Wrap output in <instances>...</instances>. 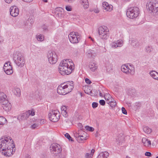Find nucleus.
<instances>
[{"label":"nucleus","instance_id":"f257e3e1","mask_svg":"<svg viewBox=\"0 0 158 158\" xmlns=\"http://www.w3.org/2000/svg\"><path fill=\"white\" fill-rule=\"evenodd\" d=\"M74 69V64L70 59L63 60L59 66V73L63 75L69 74Z\"/></svg>","mask_w":158,"mask_h":158},{"label":"nucleus","instance_id":"f03ea898","mask_svg":"<svg viewBox=\"0 0 158 158\" xmlns=\"http://www.w3.org/2000/svg\"><path fill=\"white\" fill-rule=\"evenodd\" d=\"M11 138L10 137H4L0 139V149L2 153L5 156L9 157L11 156L13 152V149L7 146V145L11 142Z\"/></svg>","mask_w":158,"mask_h":158},{"label":"nucleus","instance_id":"7ed1b4c3","mask_svg":"<svg viewBox=\"0 0 158 158\" xmlns=\"http://www.w3.org/2000/svg\"><path fill=\"white\" fill-rule=\"evenodd\" d=\"M73 85L72 81L62 84L58 86L57 89V92L60 95L66 94L72 91L74 88Z\"/></svg>","mask_w":158,"mask_h":158},{"label":"nucleus","instance_id":"20e7f679","mask_svg":"<svg viewBox=\"0 0 158 158\" xmlns=\"http://www.w3.org/2000/svg\"><path fill=\"white\" fill-rule=\"evenodd\" d=\"M146 8L149 11L153 14H158V2L152 0L147 3Z\"/></svg>","mask_w":158,"mask_h":158},{"label":"nucleus","instance_id":"39448f33","mask_svg":"<svg viewBox=\"0 0 158 158\" xmlns=\"http://www.w3.org/2000/svg\"><path fill=\"white\" fill-rule=\"evenodd\" d=\"M98 34L99 37L103 40H107L109 37V30L106 26L100 27L98 28Z\"/></svg>","mask_w":158,"mask_h":158},{"label":"nucleus","instance_id":"423d86ee","mask_svg":"<svg viewBox=\"0 0 158 158\" xmlns=\"http://www.w3.org/2000/svg\"><path fill=\"white\" fill-rule=\"evenodd\" d=\"M74 136L77 141L80 143H83L87 139V134L81 130L74 133Z\"/></svg>","mask_w":158,"mask_h":158},{"label":"nucleus","instance_id":"0eeeda50","mask_svg":"<svg viewBox=\"0 0 158 158\" xmlns=\"http://www.w3.org/2000/svg\"><path fill=\"white\" fill-rule=\"evenodd\" d=\"M139 14V9L137 7L128 8L127 11V17L131 19L135 18L138 17Z\"/></svg>","mask_w":158,"mask_h":158},{"label":"nucleus","instance_id":"6e6552de","mask_svg":"<svg viewBox=\"0 0 158 158\" xmlns=\"http://www.w3.org/2000/svg\"><path fill=\"white\" fill-rule=\"evenodd\" d=\"M15 62L16 64L20 67L23 66L25 60L23 55L20 53H16L14 56Z\"/></svg>","mask_w":158,"mask_h":158},{"label":"nucleus","instance_id":"1a4fd4ad","mask_svg":"<svg viewBox=\"0 0 158 158\" xmlns=\"http://www.w3.org/2000/svg\"><path fill=\"white\" fill-rule=\"evenodd\" d=\"M68 38L70 42L73 44L78 43L80 40V34L75 32H70Z\"/></svg>","mask_w":158,"mask_h":158},{"label":"nucleus","instance_id":"9d476101","mask_svg":"<svg viewBox=\"0 0 158 158\" xmlns=\"http://www.w3.org/2000/svg\"><path fill=\"white\" fill-rule=\"evenodd\" d=\"M47 57L49 63L51 64H55L57 61L58 57L55 52L50 51L47 54Z\"/></svg>","mask_w":158,"mask_h":158},{"label":"nucleus","instance_id":"9b49d317","mask_svg":"<svg viewBox=\"0 0 158 158\" xmlns=\"http://www.w3.org/2000/svg\"><path fill=\"white\" fill-rule=\"evenodd\" d=\"M60 114L59 112L57 110H54L50 112L48 114L50 120L53 122L58 121L60 118Z\"/></svg>","mask_w":158,"mask_h":158},{"label":"nucleus","instance_id":"f8f14e48","mask_svg":"<svg viewBox=\"0 0 158 158\" xmlns=\"http://www.w3.org/2000/svg\"><path fill=\"white\" fill-rule=\"evenodd\" d=\"M121 69L123 72L127 74H133L135 72L134 68L130 65H123Z\"/></svg>","mask_w":158,"mask_h":158},{"label":"nucleus","instance_id":"ddd939ff","mask_svg":"<svg viewBox=\"0 0 158 158\" xmlns=\"http://www.w3.org/2000/svg\"><path fill=\"white\" fill-rule=\"evenodd\" d=\"M0 103L3 109L6 111H9L11 110V105L8 100L1 101Z\"/></svg>","mask_w":158,"mask_h":158},{"label":"nucleus","instance_id":"4468645a","mask_svg":"<svg viewBox=\"0 0 158 158\" xmlns=\"http://www.w3.org/2000/svg\"><path fill=\"white\" fill-rule=\"evenodd\" d=\"M10 15L13 17L17 16L19 13V8L15 6H11L10 9Z\"/></svg>","mask_w":158,"mask_h":158},{"label":"nucleus","instance_id":"2eb2a0df","mask_svg":"<svg viewBox=\"0 0 158 158\" xmlns=\"http://www.w3.org/2000/svg\"><path fill=\"white\" fill-rule=\"evenodd\" d=\"M50 148L51 151L56 152L57 153H60L61 151L60 145L56 143L52 144Z\"/></svg>","mask_w":158,"mask_h":158},{"label":"nucleus","instance_id":"dca6fc26","mask_svg":"<svg viewBox=\"0 0 158 158\" xmlns=\"http://www.w3.org/2000/svg\"><path fill=\"white\" fill-rule=\"evenodd\" d=\"M103 9L105 10V11L110 12L113 9V6L106 2H103L102 3Z\"/></svg>","mask_w":158,"mask_h":158},{"label":"nucleus","instance_id":"f3484780","mask_svg":"<svg viewBox=\"0 0 158 158\" xmlns=\"http://www.w3.org/2000/svg\"><path fill=\"white\" fill-rule=\"evenodd\" d=\"M98 67V66L97 63L95 61L90 62L89 65V69L92 72H94L97 71Z\"/></svg>","mask_w":158,"mask_h":158},{"label":"nucleus","instance_id":"a211bd4d","mask_svg":"<svg viewBox=\"0 0 158 158\" xmlns=\"http://www.w3.org/2000/svg\"><path fill=\"white\" fill-rule=\"evenodd\" d=\"M67 109V107L65 106H63L61 107V114L65 117L68 116Z\"/></svg>","mask_w":158,"mask_h":158},{"label":"nucleus","instance_id":"6ab92c4d","mask_svg":"<svg viewBox=\"0 0 158 158\" xmlns=\"http://www.w3.org/2000/svg\"><path fill=\"white\" fill-rule=\"evenodd\" d=\"M28 118L27 112L20 114L18 117L17 119L19 121L25 120Z\"/></svg>","mask_w":158,"mask_h":158},{"label":"nucleus","instance_id":"aec40b11","mask_svg":"<svg viewBox=\"0 0 158 158\" xmlns=\"http://www.w3.org/2000/svg\"><path fill=\"white\" fill-rule=\"evenodd\" d=\"M130 41L131 45L135 48H137L139 45V42L136 39H131L130 40Z\"/></svg>","mask_w":158,"mask_h":158},{"label":"nucleus","instance_id":"412c9836","mask_svg":"<svg viewBox=\"0 0 158 158\" xmlns=\"http://www.w3.org/2000/svg\"><path fill=\"white\" fill-rule=\"evenodd\" d=\"M81 4L84 9H87L89 7L88 0H81Z\"/></svg>","mask_w":158,"mask_h":158},{"label":"nucleus","instance_id":"4be33fe9","mask_svg":"<svg viewBox=\"0 0 158 158\" xmlns=\"http://www.w3.org/2000/svg\"><path fill=\"white\" fill-rule=\"evenodd\" d=\"M142 141L143 143L145 146L148 147L151 145V141L146 138H143Z\"/></svg>","mask_w":158,"mask_h":158},{"label":"nucleus","instance_id":"5701e85b","mask_svg":"<svg viewBox=\"0 0 158 158\" xmlns=\"http://www.w3.org/2000/svg\"><path fill=\"white\" fill-rule=\"evenodd\" d=\"M14 94L17 97H19L21 95L20 89L17 87H15L13 90Z\"/></svg>","mask_w":158,"mask_h":158},{"label":"nucleus","instance_id":"b1692460","mask_svg":"<svg viewBox=\"0 0 158 158\" xmlns=\"http://www.w3.org/2000/svg\"><path fill=\"white\" fill-rule=\"evenodd\" d=\"M109 156V153L106 152H102L100 153L97 158H107Z\"/></svg>","mask_w":158,"mask_h":158},{"label":"nucleus","instance_id":"393cba45","mask_svg":"<svg viewBox=\"0 0 158 158\" xmlns=\"http://www.w3.org/2000/svg\"><path fill=\"white\" fill-rule=\"evenodd\" d=\"M150 76L154 79L158 80V73L155 71H152L150 72Z\"/></svg>","mask_w":158,"mask_h":158},{"label":"nucleus","instance_id":"a878e982","mask_svg":"<svg viewBox=\"0 0 158 158\" xmlns=\"http://www.w3.org/2000/svg\"><path fill=\"white\" fill-rule=\"evenodd\" d=\"M104 96L107 102V103L108 104H109V102H110L111 100H113V99L112 98V97L109 94H106Z\"/></svg>","mask_w":158,"mask_h":158},{"label":"nucleus","instance_id":"bb28decb","mask_svg":"<svg viewBox=\"0 0 158 158\" xmlns=\"http://www.w3.org/2000/svg\"><path fill=\"white\" fill-rule=\"evenodd\" d=\"M7 100V97L3 92H0V103L1 101Z\"/></svg>","mask_w":158,"mask_h":158},{"label":"nucleus","instance_id":"cd10ccee","mask_svg":"<svg viewBox=\"0 0 158 158\" xmlns=\"http://www.w3.org/2000/svg\"><path fill=\"white\" fill-rule=\"evenodd\" d=\"M4 69L5 72L7 74L10 75L13 73V70L11 66H10V68L5 67Z\"/></svg>","mask_w":158,"mask_h":158},{"label":"nucleus","instance_id":"c85d7f7f","mask_svg":"<svg viewBox=\"0 0 158 158\" xmlns=\"http://www.w3.org/2000/svg\"><path fill=\"white\" fill-rule=\"evenodd\" d=\"M36 38L39 41H42L44 39V37L43 35L42 34H37L36 35Z\"/></svg>","mask_w":158,"mask_h":158},{"label":"nucleus","instance_id":"c756f323","mask_svg":"<svg viewBox=\"0 0 158 158\" xmlns=\"http://www.w3.org/2000/svg\"><path fill=\"white\" fill-rule=\"evenodd\" d=\"M143 130L146 133L149 134L152 132V130L148 127H144L143 128Z\"/></svg>","mask_w":158,"mask_h":158},{"label":"nucleus","instance_id":"7c9ffc66","mask_svg":"<svg viewBox=\"0 0 158 158\" xmlns=\"http://www.w3.org/2000/svg\"><path fill=\"white\" fill-rule=\"evenodd\" d=\"M6 119L3 116H0V124L3 125L4 124L6 121Z\"/></svg>","mask_w":158,"mask_h":158},{"label":"nucleus","instance_id":"2f4dec72","mask_svg":"<svg viewBox=\"0 0 158 158\" xmlns=\"http://www.w3.org/2000/svg\"><path fill=\"white\" fill-rule=\"evenodd\" d=\"M26 112L27 113V116H28V117L30 116V115H31L32 116H33L35 114V112L33 109L31 110H29Z\"/></svg>","mask_w":158,"mask_h":158},{"label":"nucleus","instance_id":"473e14b6","mask_svg":"<svg viewBox=\"0 0 158 158\" xmlns=\"http://www.w3.org/2000/svg\"><path fill=\"white\" fill-rule=\"evenodd\" d=\"M109 104L110 105L111 107H114L116 106V103L114 99H112L111 100V101L110 102H109Z\"/></svg>","mask_w":158,"mask_h":158},{"label":"nucleus","instance_id":"72a5a7b5","mask_svg":"<svg viewBox=\"0 0 158 158\" xmlns=\"http://www.w3.org/2000/svg\"><path fill=\"white\" fill-rule=\"evenodd\" d=\"M110 46L112 48H115L118 47V46L116 42H113L110 44Z\"/></svg>","mask_w":158,"mask_h":158},{"label":"nucleus","instance_id":"f704fd0d","mask_svg":"<svg viewBox=\"0 0 158 158\" xmlns=\"http://www.w3.org/2000/svg\"><path fill=\"white\" fill-rule=\"evenodd\" d=\"M152 50V47L150 46H148L145 48L146 51L148 53H149Z\"/></svg>","mask_w":158,"mask_h":158},{"label":"nucleus","instance_id":"c9c22d12","mask_svg":"<svg viewBox=\"0 0 158 158\" xmlns=\"http://www.w3.org/2000/svg\"><path fill=\"white\" fill-rule=\"evenodd\" d=\"M65 9L68 11H70L72 10V7L70 5H67L65 6Z\"/></svg>","mask_w":158,"mask_h":158},{"label":"nucleus","instance_id":"e433bc0d","mask_svg":"<svg viewBox=\"0 0 158 158\" xmlns=\"http://www.w3.org/2000/svg\"><path fill=\"white\" fill-rule=\"evenodd\" d=\"M116 43L118 47H121L123 45V41L122 40H118L116 41Z\"/></svg>","mask_w":158,"mask_h":158},{"label":"nucleus","instance_id":"4c0bfd02","mask_svg":"<svg viewBox=\"0 0 158 158\" xmlns=\"http://www.w3.org/2000/svg\"><path fill=\"white\" fill-rule=\"evenodd\" d=\"M85 128L87 130L90 131H93L94 130V128L89 127V126H86L85 127Z\"/></svg>","mask_w":158,"mask_h":158},{"label":"nucleus","instance_id":"58836bf2","mask_svg":"<svg viewBox=\"0 0 158 158\" xmlns=\"http://www.w3.org/2000/svg\"><path fill=\"white\" fill-rule=\"evenodd\" d=\"M11 65H10V62H7L5 64L4 66V68H10V66Z\"/></svg>","mask_w":158,"mask_h":158},{"label":"nucleus","instance_id":"ea45409f","mask_svg":"<svg viewBox=\"0 0 158 158\" xmlns=\"http://www.w3.org/2000/svg\"><path fill=\"white\" fill-rule=\"evenodd\" d=\"M92 51V50H91L90 49H89L87 51L86 53L87 54V55L88 56L90 57H91Z\"/></svg>","mask_w":158,"mask_h":158},{"label":"nucleus","instance_id":"a19ab883","mask_svg":"<svg viewBox=\"0 0 158 158\" xmlns=\"http://www.w3.org/2000/svg\"><path fill=\"white\" fill-rule=\"evenodd\" d=\"M39 125L36 123H34L31 126V128L32 129H35L38 127Z\"/></svg>","mask_w":158,"mask_h":158},{"label":"nucleus","instance_id":"79ce46f5","mask_svg":"<svg viewBox=\"0 0 158 158\" xmlns=\"http://www.w3.org/2000/svg\"><path fill=\"white\" fill-rule=\"evenodd\" d=\"M69 140H71V141H72V139L71 137L70 136L69 134L68 133H66L64 135Z\"/></svg>","mask_w":158,"mask_h":158},{"label":"nucleus","instance_id":"37998d69","mask_svg":"<svg viewBox=\"0 0 158 158\" xmlns=\"http://www.w3.org/2000/svg\"><path fill=\"white\" fill-rule=\"evenodd\" d=\"M97 53L94 51L93 50L92 53L91 55V57L94 58L95 57L97 56Z\"/></svg>","mask_w":158,"mask_h":158},{"label":"nucleus","instance_id":"c03bdc74","mask_svg":"<svg viewBox=\"0 0 158 158\" xmlns=\"http://www.w3.org/2000/svg\"><path fill=\"white\" fill-rule=\"evenodd\" d=\"M87 94H89L91 96H94L95 95V94H94L93 93L92 91V90H90V91H89V92H87Z\"/></svg>","mask_w":158,"mask_h":158},{"label":"nucleus","instance_id":"a18cd8bd","mask_svg":"<svg viewBox=\"0 0 158 158\" xmlns=\"http://www.w3.org/2000/svg\"><path fill=\"white\" fill-rule=\"evenodd\" d=\"M98 103L97 102H94L92 103V106L93 108H95L98 106Z\"/></svg>","mask_w":158,"mask_h":158},{"label":"nucleus","instance_id":"49530a36","mask_svg":"<svg viewBox=\"0 0 158 158\" xmlns=\"http://www.w3.org/2000/svg\"><path fill=\"white\" fill-rule=\"evenodd\" d=\"M122 113L123 114H127V111L124 107H122Z\"/></svg>","mask_w":158,"mask_h":158},{"label":"nucleus","instance_id":"de8ad7c7","mask_svg":"<svg viewBox=\"0 0 158 158\" xmlns=\"http://www.w3.org/2000/svg\"><path fill=\"white\" fill-rule=\"evenodd\" d=\"M100 104L102 106H104L105 104V102L104 100H100L99 101Z\"/></svg>","mask_w":158,"mask_h":158},{"label":"nucleus","instance_id":"09e8293b","mask_svg":"<svg viewBox=\"0 0 158 158\" xmlns=\"http://www.w3.org/2000/svg\"><path fill=\"white\" fill-rule=\"evenodd\" d=\"M39 120H40V123L41 124H44L46 122L45 120L43 119H40Z\"/></svg>","mask_w":158,"mask_h":158},{"label":"nucleus","instance_id":"8fccbe9b","mask_svg":"<svg viewBox=\"0 0 158 158\" xmlns=\"http://www.w3.org/2000/svg\"><path fill=\"white\" fill-rule=\"evenodd\" d=\"M92 156L89 153H87L85 155V158H91Z\"/></svg>","mask_w":158,"mask_h":158},{"label":"nucleus","instance_id":"3c124183","mask_svg":"<svg viewBox=\"0 0 158 158\" xmlns=\"http://www.w3.org/2000/svg\"><path fill=\"white\" fill-rule=\"evenodd\" d=\"M85 81L86 83L88 84H90L91 83V81L88 78H85Z\"/></svg>","mask_w":158,"mask_h":158},{"label":"nucleus","instance_id":"603ef678","mask_svg":"<svg viewBox=\"0 0 158 158\" xmlns=\"http://www.w3.org/2000/svg\"><path fill=\"white\" fill-rule=\"evenodd\" d=\"M145 155L146 156L149 157L151 156V153L149 152H147L145 153Z\"/></svg>","mask_w":158,"mask_h":158},{"label":"nucleus","instance_id":"864d4df0","mask_svg":"<svg viewBox=\"0 0 158 158\" xmlns=\"http://www.w3.org/2000/svg\"><path fill=\"white\" fill-rule=\"evenodd\" d=\"M86 89H85V92L87 94V92H89V91H90V87H86Z\"/></svg>","mask_w":158,"mask_h":158},{"label":"nucleus","instance_id":"5fc2aeb1","mask_svg":"<svg viewBox=\"0 0 158 158\" xmlns=\"http://www.w3.org/2000/svg\"><path fill=\"white\" fill-rule=\"evenodd\" d=\"M13 0H4L5 2L8 4L11 3Z\"/></svg>","mask_w":158,"mask_h":158},{"label":"nucleus","instance_id":"6e6d98bb","mask_svg":"<svg viewBox=\"0 0 158 158\" xmlns=\"http://www.w3.org/2000/svg\"><path fill=\"white\" fill-rule=\"evenodd\" d=\"M65 2H69V3H72L73 2L75 1V0H64Z\"/></svg>","mask_w":158,"mask_h":158},{"label":"nucleus","instance_id":"4d7b16f0","mask_svg":"<svg viewBox=\"0 0 158 158\" xmlns=\"http://www.w3.org/2000/svg\"><path fill=\"white\" fill-rule=\"evenodd\" d=\"M94 12L96 13H98L99 12V10L98 9H95L93 10Z\"/></svg>","mask_w":158,"mask_h":158},{"label":"nucleus","instance_id":"13d9d810","mask_svg":"<svg viewBox=\"0 0 158 158\" xmlns=\"http://www.w3.org/2000/svg\"><path fill=\"white\" fill-rule=\"evenodd\" d=\"M94 149H92L91 151V153L90 154V155L92 156L93 155L94 153Z\"/></svg>","mask_w":158,"mask_h":158},{"label":"nucleus","instance_id":"bf43d9fd","mask_svg":"<svg viewBox=\"0 0 158 158\" xmlns=\"http://www.w3.org/2000/svg\"><path fill=\"white\" fill-rule=\"evenodd\" d=\"M78 126L81 129H83V126H82V124L81 123H79L78 124Z\"/></svg>","mask_w":158,"mask_h":158},{"label":"nucleus","instance_id":"052dcab7","mask_svg":"<svg viewBox=\"0 0 158 158\" xmlns=\"http://www.w3.org/2000/svg\"><path fill=\"white\" fill-rule=\"evenodd\" d=\"M136 104H137V105L135 106V107L137 109L140 106V104L139 103H136Z\"/></svg>","mask_w":158,"mask_h":158},{"label":"nucleus","instance_id":"680f3d73","mask_svg":"<svg viewBox=\"0 0 158 158\" xmlns=\"http://www.w3.org/2000/svg\"><path fill=\"white\" fill-rule=\"evenodd\" d=\"M24 2H30L32 1L33 0H22Z\"/></svg>","mask_w":158,"mask_h":158},{"label":"nucleus","instance_id":"e2e57ef3","mask_svg":"<svg viewBox=\"0 0 158 158\" xmlns=\"http://www.w3.org/2000/svg\"><path fill=\"white\" fill-rule=\"evenodd\" d=\"M110 69H112V65L111 64H110ZM106 68L107 69L108 68L109 69H110V68H109V66H108L107 64H106Z\"/></svg>","mask_w":158,"mask_h":158},{"label":"nucleus","instance_id":"0e129e2a","mask_svg":"<svg viewBox=\"0 0 158 158\" xmlns=\"http://www.w3.org/2000/svg\"><path fill=\"white\" fill-rule=\"evenodd\" d=\"M99 95L101 97H102L103 96L102 94L101 93L100 91L99 92Z\"/></svg>","mask_w":158,"mask_h":158},{"label":"nucleus","instance_id":"69168bd1","mask_svg":"<svg viewBox=\"0 0 158 158\" xmlns=\"http://www.w3.org/2000/svg\"><path fill=\"white\" fill-rule=\"evenodd\" d=\"M44 2H48L47 0H42Z\"/></svg>","mask_w":158,"mask_h":158},{"label":"nucleus","instance_id":"338daca9","mask_svg":"<svg viewBox=\"0 0 158 158\" xmlns=\"http://www.w3.org/2000/svg\"><path fill=\"white\" fill-rule=\"evenodd\" d=\"M90 39L93 42L94 41V39H92V38H91Z\"/></svg>","mask_w":158,"mask_h":158},{"label":"nucleus","instance_id":"774afa93","mask_svg":"<svg viewBox=\"0 0 158 158\" xmlns=\"http://www.w3.org/2000/svg\"><path fill=\"white\" fill-rule=\"evenodd\" d=\"M126 158H131L130 157H129V156H127L126 157Z\"/></svg>","mask_w":158,"mask_h":158}]
</instances>
